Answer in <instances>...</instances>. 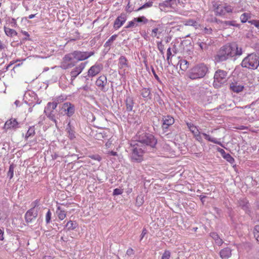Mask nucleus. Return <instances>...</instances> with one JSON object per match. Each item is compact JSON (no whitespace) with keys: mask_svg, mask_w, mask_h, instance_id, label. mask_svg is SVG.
<instances>
[{"mask_svg":"<svg viewBox=\"0 0 259 259\" xmlns=\"http://www.w3.org/2000/svg\"><path fill=\"white\" fill-rule=\"evenodd\" d=\"M242 49L236 43L226 45L222 47L214 56L215 63L226 61L232 57L240 56L242 54Z\"/></svg>","mask_w":259,"mask_h":259,"instance_id":"f257e3e1","label":"nucleus"},{"mask_svg":"<svg viewBox=\"0 0 259 259\" xmlns=\"http://www.w3.org/2000/svg\"><path fill=\"white\" fill-rule=\"evenodd\" d=\"M136 138L137 143L148 151L154 152L156 150L157 140L152 134L141 130L137 133Z\"/></svg>","mask_w":259,"mask_h":259,"instance_id":"f03ea898","label":"nucleus"},{"mask_svg":"<svg viewBox=\"0 0 259 259\" xmlns=\"http://www.w3.org/2000/svg\"><path fill=\"white\" fill-rule=\"evenodd\" d=\"M208 72L207 66L204 63H200L190 69L187 76L191 79H197L204 77Z\"/></svg>","mask_w":259,"mask_h":259,"instance_id":"7ed1b4c3","label":"nucleus"},{"mask_svg":"<svg viewBox=\"0 0 259 259\" xmlns=\"http://www.w3.org/2000/svg\"><path fill=\"white\" fill-rule=\"evenodd\" d=\"M241 65L249 69H256L259 66V56L254 53L248 54L242 61Z\"/></svg>","mask_w":259,"mask_h":259,"instance_id":"20e7f679","label":"nucleus"},{"mask_svg":"<svg viewBox=\"0 0 259 259\" xmlns=\"http://www.w3.org/2000/svg\"><path fill=\"white\" fill-rule=\"evenodd\" d=\"M213 10L215 15L224 16L227 14H230L233 12V8L227 3L216 2L213 4Z\"/></svg>","mask_w":259,"mask_h":259,"instance_id":"39448f33","label":"nucleus"},{"mask_svg":"<svg viewBox=\"0 0 259 259\" xmlns=\"http://www.w3.org/2000/svg\"><path fill=\"white\" fill-rule=\"evenodd\" d=\"M146 152H149L145 148H143L140 144L136 143L133 145V148L131 153L132 160L136 162H141L143 160V154Z\"/></svg>","mask_w":259,"mask_h":259,"instance_id":"423d86ee","label":"nucleus"},{"mask_svg":"<svg viewBox=\"0 0 259 259\" xmlns=\"http://www.w3.org/2000/svg\"><path fill=\"white\" fill-rule=\"evenodd\" d=\"M227 71L221 69H218L215 71L213 77V87L217 89L225 83L227 81Z\"/></svg>","mask_w":259,"mask_h":259,"instance_id":"0eeeda50","label":"nucleus"},{"mask_svg":"<svg viewBox=\"0 0 259 259\" xmlns=\"http://www.w3.org/2000/svg\"><path fill=\"white\" fill-rule=\"evenodd\" d=\"M187 125L189 128V130L193 133L194 136L195 137H200V134H201L204 137L205 139L206 140L212 142L214 144H218L222 147H224L223 144L221 142L217 140L215 138H211L209 136V135L206 134L204 133H201L199 132L198 130L196 128L195 126L192 123H187Z\"/></svg>","mask_w":259,"mask_h":259,"instance_id":"6e6552de","label":"nucleus"},{"mask_svg":"<svg viewBox=\"0 0 259 259\" xmlns=\"http://www.w3.org/2000/svg\"><path fill=\"white\" fill-rule=\"evenodd\" d=\"M96 85L103 92H106L109 89L107 77L105 75H101L97 78Z\"/></svg>","mask_w":259,"mask_h":259,"instance_id":"1a4fd4ad","label":"nucleus"},{"mask_svg":"<svg viewBox=\"0 0 259 259\" xmlns=\"http://www.w3.org/2000/svg\"><path fill=\"white\" fill-rule=\"evenodd\" d=\"M74 59L78 61H83L94 55V52H81L80 51H73Z\"/></svg>","mask_w":259,"mask_h":259,"instance_id":"9d476101","label":"nucleus"},{"mask_svg":"<svg viewBox=\"0 0 259 259\" xmlns=\"http://www.w3.org/2000/svg\"><path fill=\"white\" fill-rule=\"evenodd\" d=\"M87 63L88 62L81 63L78 66L72 69L70 72L71 84H72L73 81L75 78L82 71Z\"/></svg>","mask_w":259,"mask_h":259,"instance_id":"9b49d317","label":"nucleus"},{"mask_svg":"<svg viewBox=\"0 0 259 259\" xmlns=\"http://www.w3.org/2000/svg\"><path fill=\"white\" fill-rule=\"evenodd\" d=\"M103 69V65L101 64L96 63L94 65L91 67L88 71V75L85 76L86 80L89 79V77H94L97 75Z\"/></svg>","mask_w":259,"mask_h":259,"instance_id":"f8f14e48","label":"nucleus"},{"mask_svg":"<svg viewBox=\"0 0 259 259\" xmlns=\"http://www.w3.org/2000/svg\"><path fill=\"white\" fill-rule=\"evenodd\" d=\"M74 60L75 59L73 52L65 55L63 58L64 66L65 68H69L75 66L76 62L74 61Z\"/></svg>","mask_w":259,"mask_h":259,"instance_id":"ddd939ff","label":"nucleus"},{"mask_svg":"<svg viewBox=\"0 0 259 259\" xmlns=\"http://www.w3.org/2000/svg\"><path fill=\"white\" fill-rule=\"evenodd\" d=\"M61 109L68 117L72 116L75 112V106L70 102H66L64 103Z\"/></svg>","mask_w":259,"mask_h":259,"instance_id":"4468645a","label":"nucleus"},{"mask_svg":"<svg viewBox=\"0 0 259 259\" xmlns=\"http://www.w3.org/2000/svg\"><path fill=\"white\" fill-rule=\"evenodd\" d=\"M162 121V127L164 132H166L169 126L172 125L175 122L174 118L170 115L163 116Z\"/></svg>","mask_w":259,"mask_h":259,"instance_id":"2eb2a0df","label":"nucleus"},{"mask_svg":"<svg viewBox=\"0 0 259 259\" xmlns=\"http://www.w3.org/2000/svg\"><path fill=\"white\" fill-rule=\"evenodd\" d=\"M127 19V15L122 13L115 20L113 27L115 29H119L123 25Z\"/></svg>","mask_w":259,"mask_h":259,"instance_id":"dca6fc26","label":"nucleus"},{"mask_svg":"<svg viewBox=\"0 0 259 259\" xmlns=\"http://www.w3.org/2000/svg\"><path fill=\"white\" fill-rule=\"evenodd\" d=\"M37 216V211L33 208L28 210L25 214V218L27 223H31Z\"/></svg>","mask_w":259,"mask_h":259,"instance_id":"f3484780","label":"nucleus"},{"mask_svg":"<svg viewBox=\"0 0 259 259\" xmlns=\"http://www.w3.org/2000/svg\"><path fill=\"white\" fill-rule=\"evenodd\" d=\"M44 112L45 113L47 117L55 123L56 125L57 124V119L58 118V116H60V113L56 114V111L53 110H47L46 108H45Z\"/></svg>","mask_w":259,"mask_h":259,"instance_id":"a211bd4d","label":"nucleus"},{"mask_svg":"<svg viewBox=\"0 0 259 259\" xmlns=\"http://www.w3.org/2000/svg\"><path fill=\"white\" fill-rule=\"evenodd\" d=\"M124 103L125 104L126 111H132L135 104L133 97L129 95L127 96L124 100Z\"/></svg>","mask_w":259,"mask_h":259,"instance_id":"6ab92c4d","label":"nucleus"},{"mask_svg":"<svg viewBox=\"0 0 259 259\" xmlns=\"http://www.w3.org/2000/svg\"><path fill=\"white\" fill-rule=\"evenodd\" d=\"M19 123L17 120L15 118H11L8 120L4 125V127L6 129H16L18 127Z\"/></svg>","mask_w":259,"mask_h":259,"instance_id":"aec40b11","label":"nucleus"},{"mask_svg":"<svg viewBox=\"0 0 259 259\" xmlns=\"http://www.w3.org/2000/svg\"><path fill=\"white\" fill-rule=\"evenodd\" d=\"M140 94L145 101H148L152 99L151 91L150 88H143L140 90Z\"/></svg>","mask_w":259,"mask_h":259,"instance_id":"412c9836","label":"nucleus"},{"mask_svg":"<svg viewBox=\"0 0 259 259\" xmlns=\"http://www.w3.org/2000/svg\"><path fill=\"white\" fill-rule=\"evenodd\" d=\"M244 86L237 82H232L230 84V89L234 93H239L243 91Z\"/></svg>","mask_w":259,"mask_h":259,"instance_id":"4be33fe9","label":"nucleus"},{"mask_svg":"<svg viewBox=\"0 0 259 259\" xmlns=\"http://www.w3.org/2000/svg\"><path fill=\"white\" fill-rule=\"evenodd\" d=\"M207 41H208V39L205 41L204 39H199L196 42V45L199 47L201 50H206L208 49L210 42V41L209 42H207Z\"/></svg>","mask_w":259,"mask_h":259,"instance_id":"5701e85b","label":"nucleus"},{"mask_svg":"<svg viewBox=\"0 0 259 259\" xmlns=\"http://www.w3.org/2000/svg\"><path fill=\"white\" fill-rule=\"evenodd\" d=\"M231 254V249L229 247L225 248L220 252V256L222 259H228Z\"/></svg>","mask_w":259,"mask_h":259,"instance_id":"b1692460","label":"nucleus"},{"mask_svg":"<svg viewBox=\"0 0 259 259\" xmlns=\"http://www.w3.org/2000/svg\"><path fill=\"white\" fill-rule=\"evenodd\" d=\"M56 213L58 218L61 220H64L66 217V210L60 205L57 206Z\"/></svg>","mask_w":259,"mask_h":259,"instance_id":"393cba45","label":"nucleus"},{"mask_svg":"<svg viewBox=\"0 0 259 259\" xmlns=\"http://www.w3.org/2000/svg\"><path fill=\"white\" fill-rule=\"evenodd\" d=\"M175 0H166L159 4V7L161 11L164 10L165 8H170L174 4Z\"/></svg>","mask_w":259,"mask_h":259,"instance_id":"a878e982","label":"nucleus"},{"mask_svg":"<svg viewBox=\"0 0 259 259\" xmlns=\"http://www.w3.org/2000/svg\"><path fill=\"white\" fill-rule=\"evenodd\" d=\"M118 67L119 69H123L128 67V62L125 57L121 56L119 58Z\"/></svg>","mask_w":259,"mask_h":259,"instance_id":"bb28decb","label":"nucleus"},{"mask_svg":"<svg viewBox=\"0 0 259 259\" xmlns=\"http://www.w3.org/2000/svg\"><path fill=\"white\" fill-rule=\"evenodd\" d=\"M238 205L245 211H247L249 209L248 202L246 199H240L238 201Z\"/></svg>","mask_w":259,"mask_h":259,"instance_id":"cd10ccee","label":"nucleus"},{"mask_svg":"<svg viewBox=\"0 0 259 259\" xmlns=\"http://www.w3.org/2000/svg\"><path fill=\"white\" fill-rule=\"evenodd\" d=\"M182 70L186 71L189 67V63L186 60L181 59L178 62Z\"/></svg>","mask_w":259,"mask_h":259,"instance_id":"c85d7f7f","label":"nucleus"},{"mask_svg":"<svg viewBox=\"0 0 259 259\" xmlns=\"http://www.w3.org/2000/svg\"><path fill=\"white\" fill-rule=\"evenodd\" d=\"M66 131L69 134V137L70 139H73L74 138H75L74 131L73 127L71 126L70 124V121H69L67 124Z\"/></svg>","mask_w":259,"mask_h":259,"instance_id":"c756f323","label":"nucleus"},{"mask_svg":"<svg viewBox=\"0 0 259 259\" xmlns=\"http://www.w3.org/2000/svg\"><path fill=\"white\" fill-rule=\"evenodd\" d=\"M77 226L78 225L76 222L69 221L67 223L65 226L68 231H70L74 230Z\"/></svg>","mask_w":259,"mask_h":259,"instance_id":"7c9ffc66","label":"nucleus"},{"mask_svg":"<svg viewBox=\"0 0 259 259\" xmlns=\"http://www.w3.org/2000/svg\"><path fill=\"white\" fill-rule=\"evenodd\" d=\"M251 14L250 13H244L241 15L240 19L242 23L246 22L251 18Z\"/></svg>","mask_w":259,"mask_h":259,"instance_id":"2f4dec72","label":"nucleus"},{"mask_svg":"<svg viewBox=\"0 0 259 259\" xmlns=\"http://www.w3.org/2000/svg\"><path fill=\"white\" fill-rule=\"evenodd\" d=\"M5 32L8 36L12 37L17 35V32L15 30L9 28L5 27Z\"/></svg>","mask_w":259,"mask_h":259,"instance_id":"473e14b6","label":"nucleus"},{"mask_svg":"<svg viewBox=\"0 0 259 259\" xmlns=\"http://www.w3.org/2000/svg\"><path fill=\"white\" fill-rule=\"evenodd\" d=\"M117 37V35L114 34L112 35L110 38L105 42L104 44V47L107 48L109 47L110 48L112 43L116 39Z\"/></svg>","mask_w":259,"mask_h":259,"instance_id":"72a5a7b5","label":"nucleus"},{"mask_svg":"<svg viewBox=\"0 0 259 259\" xmlns=\"http://www.w3.org/2000/svg\"><path fill=\"white\" fill-rule=\"evenodd\" d=\"M153 1H149L148 2L146 3L143 6L139 7L138 9H136L135 11L138 12V11H141L144 9L151 7L153 5Z\"/></svg>","mask_w":259,"mask_h":259,"instance_id":"f704fd0d","label":"nucleus"},{"mask_svg":"<svg viewBox=\"0 0 259 259\" xmlns=\"http://www.w3.org/2000/svg\"><path fill=\"white\" fill-rule=\"evenodd\" d=\"M223 26L224 27L230 26L238 27L239 25L236 23L235 21H225L223 22Z\"/></svg>","mask_w":259,"mask_h":259,"instance_id":"c9c22d12","label":"nucleus"},{"mask_svg":"<svg viewBox=\"0 0 259 259\" xmlns=\"http://www.w3.org/2000/svg\"><path fill=\"white\" fill-rule=\"evenodd\" d=\"M134 21H136V23H143V24H146L148 22V20L144 16L134 18Z\"/></svg>","mask_w":259,"mask_h":259,"instance_id":"e433bc0d","label":"nucleus"},{"mask_svg":"<svg viewBox=\"0 0 259 259\" xmlns=\"http://www.w3.org/2000/svg\"><path fill=\"white\" fill-rule=\"evenodd\" d=\"M15 167V165L14 164H12L10 165L9 170L7 173V176L9 177L11 180L14 176V169Z\"/></svg>","mask_w":259,"mask_h":259,"instance_id":"4c0bfd02","label":"nucleus"},{"mask_svg":"<svg viewBox=\"0 0 259 259\" xmlns=\"http://www.w3.org/2000/svg\"><path fill=\"white\" fill-rule=\"evenodd\" d=\"M57 107V105L56 102H49L47 104V107H45V108L47 109V110H53L55 111V110L56 109Z\"/></svg>","mask_w":259,"mask_h":259,"instance_id":"58836bf2","label":"nucleus"},{"mask_svg":"<svg viewBox=\"0 0 259 259\" xmlns=\"http://www.w3.org/2000/svg\"><path fill=\"white\" fill-rule=\"evenodd\" d=\"M35 134V129L34 126L30 127L26 135L25 138L27 139L30 137L33 136Z\"/></svg>","mask_w":259,"mask_h":259,"instance_id":"ea45409f","label":"nucleus"},{"mask_svg":"<svg viewBox=\"0 0 259 259\" xmlns=\"http://www.w3.org/2000/svg\"><path fill=\"white\" fill-rule=\"evenodd\" d=\"M157 48L158 50L159 51L160 53L163 56V58H164V45L162 44V41H158L157 42Z\"/></svg>","mask_w":259,"mask_h":259,"instance_id":"a19ab883","label":"nucleus"},{"mask_svg":"<svg viewBox=\"0 0 259 259\" xmlns=\"http://www.w3.org/2000/svg\"><path fill=\"white\" fill-rule=\"evenodd\" d=\"M96 139L98 140H102V139H108V136L106 135V133H105L104 131L102 133H99L96 134Z\"/></svg>","mask_w":259,"mask_h":259,"instance_id":"79ce46f5","label":"nucleus"},{"mask_svg":"<svg viewBox=\"0 0 259 259\" xmlns=\"http://www.w3.org/2000/svg\"><path fill=\"white\" fill-rule=\"evenodd\" d=\"M253 234L256 241L259 242V225H256L254 228Z\"/></svg>","mask_w":259,"mask_h":259,"instance_id":"37998d69","label":"nucleus"},{"mask_svg":"<svg viewBox=\"0 0 259 259\" xmlns=\"http://www.w3.org/2000/svg\"><path fill=\"white\" fill-rule=\"evenodd\" d=\"M223 158L231 164L234 163L235 161L234 158L229 153H227Z\"/></svg>","mask_w":259,"mask_h":259,"instance_id":"c03bdc74","label":"nucleus"},{"mask_svg":"<svg viewBox=\"0 0 259 259\" xmlns=\"http://www.w3.org/2000/svg\"><path fill=\"white\" fill-rule=\"evenodd\" d=\"M138 26L136 21H134V18L132 21H129L128 24L125 27V28H134Z\"/></svg>","mask_w":259,"mask_h":259,"instance_id":"a18cd8bd","label":"nucleus"},{"mask_svg":"<svg viewBox=\"0 0 259 259\" xmlns=\"http://www.w3.org/2000/svg\"><path fill=\"white\" fill-rule=\"evenodd\" d=\"M125 10L128 13H131L132 12L135 11L136 10H135L134 7H132V5H131L130 1H128V4L126 6Z\"/></svg>","mask_w":259,"mask_h":259,"instance_id":"49530a36","label":"nucleus"},{"mask_svg":"<svg viewBox=\"0 0 259 259\" xmlns=\"http://www.w3.org/2000/svg\"><path fill=\"white\" fill-rule=\"evenodd\" d=\"M170 255L171 253L169 250H165L161 256V259H169Z\"/></svg>","mask_w":259,"mask_h":259,"instance_id":"de8ad7c7","label":"nucleus"},{"mask_svg":"<svg viewBox=\"0 0 259 259\" xmlns=\"http://www.w3.org/2000/svg\"><path fill=\"white\" fill-rule=\"evenodd\" d=\"M52 213L50 210H49L46 215V222L47 224H49L51 220Z\"/></svg>","mask_w":259,"mask_h":259,"instance_id":"09e8293b","label":"nucleus"},{"mask_svg":"<svg viewBox=\"0 0 259 259\" xmlns=\"http://www.w3.org/2000/svg\"><path fill=\"white\" fill-rule=\"evenodd\" d=\"M187 25H190V26H196L197 25V23L196 21L192 20V19H189L187 21L186 24Z\"/></svg>","mask_w":259,"mask_h":259,"instance_id":"8fccbe9b","label":"nucleus"},{"mask_svg":"<svg viewBox=\"0 0 259 259\" xmlns=\"http://www.w3.org/2000/svg\"><path fill=\"white\" fill-rule=\"evenodd\" d=\"M64 98L62 96H59L57 98L54 99L53 102H56L57 105H58L59 104L61 103L64 101Z\"/></svg>","mask_w":259,"mask_h":259,"instance_id":"3c124183","label":"nucleus"},{"mask_svg":"<svg viewBox=\"0 0 259 259\" xmlns=\"http://www.w3.org/2000/svg\"><path fill=\"white\" fill-rule=\"evenodd\" d=\"M248 22L252 25H254L256 28H259V20H252L248 21Z\"/></svg>","mask_w":259,"mask_h":259,"instance_id":"603ef678","label":"nucleus"},{"mask_svg":"<svg viewBox=\"0 0 259 259\" xmlns=\"http://www.w3.org/2000/svg\"><path fill=\"white\" fill-rule=\"evenodd\" d=\"M123 193L122 189L116 188L113 190V195H118L121 194Z\"/></svg>","mask_w":259,"mask_h":259,"instance_id":"864d4df0","label":"nucleus"},{"mask_svg":"<svg viewBox=\"0 0 259 259\" xmlns=\"http://www.w3.org/2000/svg\"><path fill=\"white\" fill-rule=\"evenodd\" d=\"M210 236H211V237H212L214 240H215L216 239H217L218 238H219L220 237V236H219V235L215 233V232H212L210 234Z\"/></svg>","mask_w":259,"mask_h":259,"instance_id":"5fc2aeb1","label":"nucleus"},{"mask_svg":"<svg viewBox=\"0 0 259 259\" xmlns=\"http://www.w3.org/2000/svg\"><path fill=\"white\" fill-rule=\"evenodd\" d=\"M217 150L218 152H219L221 153V154L223 157H224V156H225L227 154V153H226L225 150L221 148L218 147L217 149Z\"/></svg>","mask_w":259,"mask_h":259,"instance_id":"6e6d98bb","label":"nucleus"},{"mask_svg":"<svg viewBox=\"0 0 259 259\" xmlns=\"http://www.w3.org/2000/svg\"><path fill=\"white\" fill-rule=\"evenodd\" d=\"M21 33L25 36V37L24 38V40H29V34L27 31L22 30Z\"/></svg>","mask_w":259,"mask_h":259,"instance_id":"4d7b16f0","label":"nucleus"},{"mask_svg":"<svg viewBox=\"0 0 259 259\" xmlns=\"http://www.w3.org/2000/svg\"><path fill=\"white\" fill-rule=\"evenodd\" d=\"M151 70H152V72L154 76V77L155 78V79L158 81H160V79L159 78V77L158 76V75H157V74L156 73V72L154 69V68L152 67V69H151Z\"/></svg>","mask_w":259,"mask_h":259,"instance_id":"13d9d810","label":"nucleus"},{"mask_svg":"<svg viewBox=\"0 0 259 259\" xmlns=\"http://www.w3.org/2000/svg\"><path fill=\"white\" fill-rule=\"evenodd\" d=\"M147 231L146 229H143L142 232L140 236V241H141L144 237L145 235L147 234Z\"/></svg>","mask_w":259,"mask_h":259,"instance_id":"bf43d9fd","label":"nucleus"},{"mask_svg":"<svg viewBox=\"0 0 259 259\" xmlns=\"http://www.w3.org/2000/svg\"><path fill=\"white\" fill-rule=\"evenodd\" d=\"M159 29L158 28H155L153 29L152 31V35L154 37H156L157 33L158 32Z\"/></svg>","mask_w":259,"mask_h":259,"instance_id":"052dcab7","label":"nucleus"},{"mask_svg":"<svg viewBox=\"0 0 259 259\" xmlns=\"http://www.w3.org/2000/svg\"><path fill=\"white\" fill-rule=\"evenodd\" d=\"M214 241L215 242V243L219 246L221 245L223 243V241L222 239L220 238V237H219Z\"/></svg>","mask_w":259,"mask_h":259,"instance_id":"680f3d73","label":"nucleus"},{"mask_svg":"<svg viewBox=\"0 0 259 259\" xmlns=\"http://www.w3.org/2000/svg\"><path fill=\"white\" fill-rule=\"evenodd\" d=\"M38 205H39V200L37 199L32 203V204H31V205L32 206V208H33L34 209V208L36 206H38Z\"/></svg>","mask_w":259,"mask_h":259,"instance_id":"e2e57ef3","label":"nucleus"},{"mask_svg":"<svg viewBox=\"0 0 259 259\" xmlns=\"http://www.w3.org/2000/svg\"><path fill=\"white\" fill-rule=\"evenodd\" d=\"M212 29L211 28H205L204 29V32L205 33H207V34H210L212 32Z\"/></svg>","mask_w":259,"mask_h":259,"instance_id":"0e129e2a","label":"nucleus"},{"mask_svg":"<svg viewBox=\"0 0 259 259\" xmlns=\"http://www.w3.org/2000/svg\"><path fill=\"white\" fill-rule=\"evenodd\" d=\"M30 93L32 94V95H33V96L35 97L36 96V95L34 94V92H26L25 93V95H24V98H26V99H27V96H30Z\"/></svg>","mask_w":259,"mask_h":259,"instance_id":"69168bd1","label":"nucleus"},{"mask_svg":"<svg viewBox=\"0 0 259 259\" xmlns=\"http://www.w3.org/2000/svg\"><path fill=\"white\" fill-rule=\"evenodd\" d=\"M12 65V63H10V64H9L8 66H7L6 67V68H4V69H3V70H1V71H0V73H1V72H5V71H7V70L9 69V67H10Z\"/></svg>","mask_w":259,"mask_h":259,"instance_id":"338daca9","label":"nucleus"},{"mask_svg":"<svg viewBox=\"0 0 259 259\" xmlns=\"http://www.w3.org/2000/svg\"><path fill=\"white\" fill-rule=\"evenodd\" d=\"M199 198L200 199V200L203 204L204 203V198H206V196L204 195H201L199 196Z\"/></svg>","mask_w":259,"mask_h":259,"instance_id":"774afa93","label":"nucleus"}]
</instances>
